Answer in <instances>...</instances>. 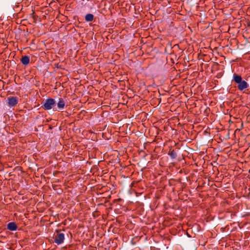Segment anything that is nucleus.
<instances>
[{
	"label": "nucleus",
	"instance_id": "obj_6",
	"mask_svg": "<svg viewBox=\"0 0 250 250\" xmlns=\"http://www.w3.org/2000/svg\"><path fill=\"white\" fill-rule=\"evenodd\" d=\"M21 62L22 63V65L24 66H27L30 62V58L28 56H23L22 57L21 59Z\"/></svg>",
	"mask_w": 250,
	"mask_h": 250
},
{
	"label": "nucleus",
	"instance_id": "obj_10",
	"mask_svg": "<svg viewBox=\"0 0 250 250\" xmlns=\"http://www.w3.org/2000/svg\"><path fill=\"white\" fill-rule=\"evenodd\" d=\"M247 25L248 27H250V21H249L247 23Z\"/></svg>",
	"mask_w": 250,
	"mask_h": 250
},
{
	"label": "nucleus",
	"instance_id": "obj_9",
	"mask_svg": "<svg viewBox=\"0 0 250 250\" xmlns=\"http://www.w3.org/2000/svg\"><path fill=\"white\" fill-rule=\"evenodd\" d=\"M168 155L172 159H175L177 156L176 152L174 150H170Z\"/></svg>",
	"mask_w": 250,
	"mask_h": 250
},
{
	"label": "nucleus",
	"instance_id": "obj_5",
	"mask_svg": "<svg viewBox=\"0 0 250 250\" xmlns=\"http://www.w3.org/2000/svg\"><path fill=\"white\" fill-rule=\"evenodd\" d=\"M8 104L10 107H14L18 103L17 97L10 96L7 98Z\"/></svg>",
	"mask_w": 250,
	"mask_h": 250
},
{
	"label": "nucleus",
	"instance_id": "obj_3",
	"mask_svg": "<svg viewBox=\"0 0 250 250\" xmlns=\"http://www.w3.org/2000/svg\"><path fill=\"white\" fill-rule=\"evenodd\" d=\"M56 234H55L54 242L57 245L62 244L64 240V235L59 230H56Z\"/></svg>",
	"mask_w": 250,
	"mask_h": 250
},
{
	"label": "nucleus",
	"instance_id": "obj_1",
	"mask_svg": "<svg viewBox=\"0 0 250 250\" xmlns=\"http://www.w3.org/2000/svg\"><path fill=\"white\" fill-rule=\"evenodd\" d=\"M233 81L237 84V88L240 91H243L249 86L248 83L246 81L243 80L240 75L235 73L233 74Z\"/></svg>",
	"mask_w": 250,
	"mask_h": 250
},
{
	"label": "nucleus",
	"instance_id": "obj_2",
	"mask_svg": "<svg viewBox=\"0 0 250 250\" xmlns=\"http://www.w3.org/2000/svg\"><path fill=\"white\" fill-rule=\"evenodd\" d=\"M42 107L45 110H49L52 109L54 111H57L56 102L54 99L51 98H47L43 104H42Z\"/></svg>",
	"mask_w": 250,
	"mask_h": 250
},
{
	"label": "nucleus",
	"instance_id": "obj_4",
	"mask_svg": "<svg viewBox=\"0 0 250 250\" xmlns=\"http://www.w3.org/2000/svg\"><path fill=\"white\" fill-rule=\"evenodd\" d=\"M57 109L58 111H62V110L67 106L66 101L62 98H60L58 102L56 103Z\"/></svg>",
	"mask_w": 250,
	"mask_h": 250
},
{
	"label": "nucleus",
	"instance_id": "obj_8",
	"mask_svg": "<svg viewBox=\"0 0 250 250\" xmlns=\"http://www.w3.org/2000/svg\"><path fill=\"white\" fill-rule=\"evenodd\" d=\"M94 19V16L92 14H87L85 16V20L87 22L92 21Z\"/></svg>",
	"mask_w": 250,
	"mask_h": 250
},
{
	"label": "nucleus",
	"instance_id": "obj_11",
	"mask_svg": "<svg viewBox=\"0 0 250 250\" xmlns=\"http://www.w3.org/2000/svg\"><path fill=\"white\" fill-rule=\"evenodd\" d=\"M121 200V199H120V198L117 200V201H120Z\"/></svg>",
	"mask_w": 250,
	"mask_h": 250
},
{
	"label": "nucleus",
	"instance_id": "obj_7",
	"mask_svg": "<svg viewBox=\"0 0 250 250\" xmlns=\"http://www.w3.org/2000/svg\"><path fill=\"white\" fill-rule=\"evenodd\" d=\"M7 228L9 230L14 231L17 229V226L15 222H10L8 224Z\"/></svg>",
	"mask_w": 250,
	"mask_h": 250
}]
</instances>
